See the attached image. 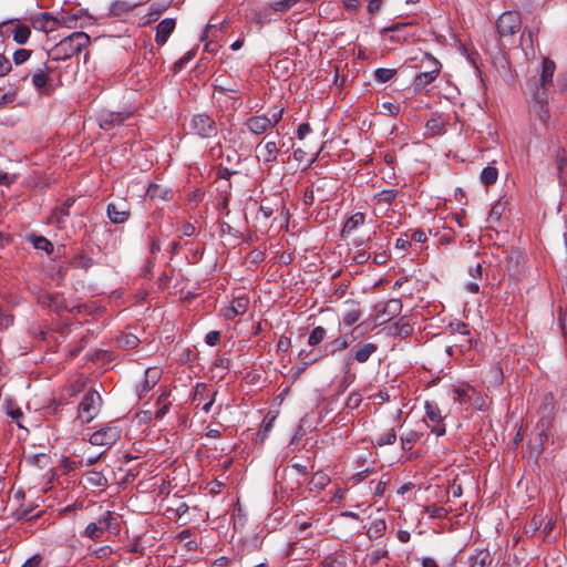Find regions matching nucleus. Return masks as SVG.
<instances>
[{
    "label": "nucleus",
    "instance_id": "f257e3e1",
    "mask_svg": "<svg viewBox=\"0 0 567 567\" xmlns=\"http://www.w3.org/2000/svg\"><path fill=\"white\" fill-rule=\"evenodd\" d=\"M90 44V37L82 31H76L62 39L49 52L54 61H62L80 53Z\"/></svg>",
    "mask_w": 567,
    "mask_h": 567
},
{
    "label": "nucleus",
    "instance_id": "f03ea898",
    "mask_svg": "<svg viewBox=\"0 0 567 567\" xmlns=\"http://www.w3.org/2000/svg\"><path fill=\"white\" fill-rule=\"evenodd\" d=\"M101 405L102 398L100 393L96 390L87 391L79 404L78 417L82 423H90L99 414Z\"/></svg>",
    "mask_w": 567,
    "mask_h": 567
},
{
    "label": "nucleus",
    "instance_id": "7ed1b4c3",
    "mask_svg": "<svg viewBox=\"0 0 567 567\" xmlns=\"http://www.w3.org/2000/svg\"><path fill=\"white\" fill-rule=\"evenodd\" d=\"M122 430L115 423H109L91 434L89 442L94 446L111 447L121 439Z\"/></svg>",
    "mask_w": 567,
    "mask_h": 567
},
{
    "label": "nucleus",
    "instance_id": "20e7f679",
    "mask_svg": "<svg viewBox=\"0 0 567 567\" xmlns=\"http://www.w3.org/2000/svg\"><path fill=\"white\" fill-rule=\"evenodd\" d=\"M422 63L430 66V70H425L415 76L414 87L416 90H422L426 85L431 84L441 72V63L429 53L423 55Z\"/></svg>",
    "mask_w": 567,
    "mask_h": 567
},
{
    "label": "nucleus",
    "instance_id": "39448f33",
    "mask_svg": "<svg viewBox=\"0 0 567 567\" xmlns=\"http://www.w3.org/2000/svg\"><path fill=\"white\" fill-rule=\"evenodd\" d=\"M189 127L195 135L202 138H210L217 135L215 121L205 113L194 115Z\"/></svg>",
    "mask_w": 567,
    "mask_h": 567
},
{
    "label": "nucleus",
    "instance_id": "423d86ee",
    "mask_svg": "<svg viewBox=\"0 0 567 567\" xmlns=\"http://www.w3.org/2000/svg\"><path fill=\"white\" fill-rule=\"evenodd\" d=\"M522 19L516 11L503 12L497 22L496 28L501 37H512L520 30Z\"/></svg>",
    "mask_w": 567,
    "mask_h": 567
},
{
    "label": "nucleus",
    "instance_id": "0eeeda50",
    "mask_svg": "<svg viewBox=\"0 0 567 567\" xmlns=\"http://www.w3.org/2000/svg\"><path fill=\"white\" fill-rule=\"evenodd\" d=\"M131 116L128 111L113 112L109 110H102L96 115V121L100 128L110 131L115 126L121 125Z\"/></svg>",
    "mask_w": 567,
    "mask_h": 567
},
{
    "label": "nucleus",
    "instance_id": "6e6552de",
    "mask_svg": "<svg viewBox=\"0 0 567 567\" xmlns=\"http://www.w3.org/2000/svg\"><path fill=\"white\" fill-rule=\"evenodd\" d=\"M249 306V297L245 293L233 298L229 306L221 309V316L226 320H233L237 316H243Z\"/></svg>",
    "mask_w": 567,
    "mask_h": 567
},
{
    "label": "nucleus",
    "instance_id": "1a4fd4ad",
    "mask_svg": "<svg viewBox=\"0 0 567 567\" xmlns=\"http://www.w3.org/2000/svg\"><path fill=\"white\" fill-rule=\"evenodd\" d=\"M426 417L434 423L431 427V432L437 436H443L446 432L445 425L443 424V416L439 405L434 402L426 401L424 403Z\"/></svg>",
    "mask_w": 567,
    "mask_h": 567
},
{
    "label": "nucleus",
    "instance_id": "9d476101",
    "mask_svg": "<svg viewBox=\"0 0 567 567\" xmlns=\"http://www.w3.org/2000/svg\"><path fill=\"white\" fill-rule=\"evenodd\" d=\"M106 214L113 224H123L130 217V206L125 200L112 202L106 207Z\"/></svg>",
    "mask_w": 567,
    "mask_h": 567
},
{
    "label": "nucleus",
    "instance_id": "9b49d317",
    "mask_svg": "<svg viewBox=\"0 0 567 567\" xmlns=\"http://www.w3.org/2000/svg\"><path fill=\"white\" fill-rule=\"evenodd\" d=\"M87 17L82 10L73 13H60L58 14V27L68 29L84 28L87 24Z\"/></svg>",
    "mask_w": 567,
    "mask_h": 567
},
{
    "label": "nucleus",
    "instance_id": "f8f14e48",
    "mask_svg": "<svg viewBox=\"0 0 567 567\" xmlns=\"http://www.w3.org/2000/svg\"><path fill=\"white\" fill-rule=\"evenodd\" d=\"M32 27L45 33L52 32L59 28L58 16H52L49 12L39 13L32 18Z\"/></svg>",
    "mask_w": 567,
    "mask_h": 567
},
{
    "label": "nucleus",
    "instance_id": "ddd939ff",
    "mask_svg": "<svg viewBox=\"0 0 567 567\" xmlns=\"http://www.w3.org/2000/svg\"><path fill=\"white\" fill-rule=\"evenodd\" d=\"M402 310V302L400 299H390L384 303L380 313L377 315L375 320L379 324L390 321L392 318L400 315Z\"/></svg>",
    "mask_w": 567,
    "mask_h": 567
},
{
    "label": "nucleus",
    "instance_id": "4468645a",
    "mask_svg": "<svg viewBox=\"0 0 567 567\" xmlns=\"http://www.w3.org/2000/svg\"><path fill=\"white\" fill-rule=\"evenodd\" d=\"M555 70V62L548 58H545L542 64V74L539 79V87L537 89V91L539 90L540 93L546 94V90L553 83Z\"/></svg>",
    "mask_w": 567,
    "mask_h": 567
},
{
    "label": "nucleus",
    "instance_id": "2eb2a0df",
    "mask_svg": "<svg viewBox=\"0 0 567 567\" xmlns=\"http://www.w3.org/2000/svg\"><path fill=\"white\" fill-rule=\"evenodd\" d=\"M377 350V344L367 342L353 347L348 355L352 357V362L365 363Z\"/></svg>",
    "mask_w": 567,
    "mask_h": 567
},
{
    "label": "nucleus",
    "instance_id": "dca6fc26",
    "mask_svg": "<svg viewBox=\"0 0 567 567\" xmlns=\"http://www.w3.org/2000/svg\"><path fill=\"white\" fill-rule=\"evenodd\" d=\"M257 148L259 150L257 157L262 163H272L277 159L279 147L276 141H268L264 145L260 143Z\"/></svg>",
    "mask_w": 567,
    "mask_h": 567
},
{
    "label": "nucleus",
    "instance_id": "f3484780",
    "mask_svg": "<svg viewBox=\"0 0 567 567\" xmlns=\"http://www.w3.org/2000/svg\"><path fill=\"white\" fill-rule=\"evenodd\" d=\"M175 20L172 18H166L157 24L155 35L157 44L163 45L167 42L169 35L175 29Z\"/></svg>",
    "mask_w": 567,
    "mask_h": 567
},
{
    "label": "nucleus",
    "instance_id": "a211bd4d",
    "mask_svg": "<svg viewBox=\"0 0 567 567\" xmlns=\"http://www.w3.org/2000/svg\"><path fill=\"white\" fill-rule=\"evenodd\" d=\"M245 125L255 135H260L271 128L266 115L251 116L246 121Z\"/></svg>",
    "mask_w": 567,
    "mask_h": 567
},
{
    "label": "nucleus",
    "instance_id": "6ab92c4d",
    "mask_svg": "<svg viewBox=\"0 0 567 567\" xmlns=\"http://www.w3.org/2000/svg\"><path fill=\"white\" fill-rule=\"evenodd\" d=\"M451 395L454 402H458L461 404L467 403L472 399V394L475 393V390L468 384H458L454 385L451 389Z\"/></svg>",
    "mask_w": 567,
    "mask_h": 567
},
{
    "label": "nucleus",
    "instance_id": "aec40b11",
    "mask_svg": "<svg viewBox=\"0 0 567 567\" xmlns=\"http://www.w3.org/2000/svg\"><path fill=\"white\" fill-rule=\"evenodd\" d=\"M52 72V69L47 64H42L37 68L31 73L32 84L37 90H42L49 81V75Z\"/></svg>",
    "mask_w": 567,
    "mask_h": 567
},
{
    "label": "nucleus",
    "instance_id": "412c9836",
    "mask_svg": "<svg viewBox=\"0 0 567 567\" xmlns=\"http://www.w3.org/2000/svg\"><path fill=\"white\" fill-rule=\"evenodd\" d=\"M274 13L268 7L256 8L251 10V21L257 25H266L275 21Z\"/></svg>",
    "mask_w": 567,
    "mask_h": 567
},
{
    "label": "nucleus",
    "instance_id": "4be33fe9",
    "mask_svg": "<svg viewBox=\"0 0 567 567\" xmlns=\"http://www.w3.org/2000/svg\"><path fill=\"white\" fill-rule=\"evenodd\" d=\"M534 99H535V105L534 107L537 110V113H538V117H539V121L543 123V124H547V120L549 117V112L546 107V94L544 93H540L539 90L536 91V93L534 94Z\"/></svg>",
    "mask_w": 567,
    "mask_h": 567
},
{
    "label": "nucleus",
    "instance_id": "5701e85b",
    "mask_svg": "<svg viewBox=\"0 0 567 567\" xmlns=\"http://www.w3.org/2000/svg\"><path fill=\"white\" fill-rule=\"evenodd\" d=\"M351 364H352V357L347 355V358L344 359V375L342 377V379L339 382V392L340 393L344 392L348 389V386L355 379V375L352 374L350 371Z\"/></svg>",
    "mask_w": 567,
    "mask_h": 567
},
{
    "label": "nucleus",
    "instance_id": "b1692460",
    "mask_svg": "<svg viewBox=\"0 0 567 567\" xmlns=\"http://www.w3.org/2000/svg\"><path fill=\"white\" fill-rule=\"evenodd\" d=\"M167 9V6L165 4H161V3H154L150 7V11L144 16L142 17V23L145 25V24H150L154 21H156L159 16Z\"/></svg>",
    "mask_w": 567,
    "mask_h": 567
},
{
    "label": "nucleus",
    "instance_id": "393cba45",
    "mask_svg": "<svg viewBox=\"0 0 567 567\" xmlns=\"http://www.w3.org/2000/svg\"><path fill=\"white\" fill-rule=\"evenodd\" d=\"M364 214L363 213H355L353 214L344 224L342 228V235H349L354 229H357L360 225L364 223Z\"/></svg>",
    "mask_w": 567,
    "mask_h": 567
},
{
    "label": "nucleus",
    "instance_id": "a878e982",
    "mask_svg": "<svg viewBox=\"0 0 567 567\" xmlns=\"http://www.w3.org/2000/svg\"><path fill=\"white\" fill-rule=\"evenodd\" d=\"M299 0H276L269 3L274 14H282L288 12Z\"/></svg>",
    "mask_w": 567,
    "mask_h": 567
},
{
    "label": "nucleus",
    "instance_id": "bb28decb",
    "mask_svg": "<svg viewBox=\"0 0 567 567\" xmlns=\"http://www.w3.org/2000/svg\"><path fill=\"white\" fill-rule=\"evenodd\" d=\"M497 177L498 171L493 166L484 167L480 175L481 182L486 186L494 184L497 181Z\"/></svg>",
    "mask_w": 567,
    "mask_h": 567
},
{
    "label": "nucleus",
    "instance_id": "cd10ccee",
    "mask_svg": "<svg viewBox=\"0 0 567 567\" xmlns=\"http://www.w3.org/2000/svg\"><path fill=\"white\" fill-rule=\"evenodd\" d=\"M86 481L90 485L95 487H104L107 485V478L102 472L99 471H90L86 474Z\"/></svg>",
    "mask_w": 567,
    "mask_h": 567
},
{
    "label": "nucleus",
    "instance_id": "c85d7f7f",
    "mask_svg": "<svg viewBox=\"0 0 567 567\" xmlns=\"http://www.w3.org/2000/svg\"><path fill=\"white\" fill-rule=\"evenodd\" d=\"M105 533V526H101L99 523H90L84 529V536L96 540L102 537Z\"/></svg>",
    "mask_w": 567,
    "mask_h": 567
},
{
    "label": "nucleus",
    "instance_id": "c756f323",
    "mask_svg": "<svg viewBox=\"0 0 567 567\" xmlns=\"http://www.w3.org/2000/svg\"><path fill=\"white\" fill-rule=\"evenodd\" d=\"M31 31L27 25L18 24L13 29V40L18 44H24L30 38Z\"/></svg>",
    "mask_w": 567,
    "mask_h": 567
},
{
    "label": "nucleus",
    "instance_id": "7c9ffc66",
    "mask_svg": "<svg viewBox=\"0 0 567 567\" xmlns=\"http://www.w3.org/2000/svg\"><path fill=\"white\" fill-rule=\"evenodd\" d=\"M30 239L35 249L43 250L48 254L53 249L51 241H49L45 237L33 235L30 237Z\"/></svg>",
    "mask_w": 567,
    "mask_h": 567
},
{
    "label": "nucleus",
    "instance_id": "2f4dec72",
    "mask_svg": "<svg viewBox=\"0 0 567 567\" xmlns=\"http://www.w3.org/2000/svg\"><path fill=\"white\" fill-rule=\"evenodd\" d=\"M133 7L134 6L130 4L126 1H116V2L112 3L110 12L113 16L120 17V16L131 11L133 9Z\"/></svg>",
    "mask_w": 567,
    "mask_h": 567
},
{
    "label": "nucleus",
    "instance_id": "473e14b6",
    "mask_svg": "<svg viewBox=\"0 0 567 567\" xmlns=\"http://www.w3.org/2000/svg\"><path fill=\"white\" fill-rule=\"evenodd\" d=\"M394 74H395L394 69L379 68L374 72V79L379 83H386L394 76Z\"/></svg>",
    "mask_w": 567,
    "mask_h": 567
},
{
    "label": "nucleus",
    "instance_id": "72a5a7b5",
    "mask_svg": "<svg viewBox=\"0 0 567 567\" xmlns=\"http://www.w3.org/2000/svg\"><path fill=\"white\" fill-rule=\"evenodd\" d=\"M326 329L323 327H316L309 338H308V343L311 346V347H315L317 344H319L326 337Z\"/></svg>",
    "mask_w": 567,
    "mask_h": 567
},
{
    "label": "nucleus",
    "instance_id": "f704fd0d",
    "mask_svg": "<svg viewBox=\"0 0 567 567\" xmlns=\"http://www.w3.org/2000/svg\"><path fill=\"white\" fill-rule=\"evenodd\" d=\"M117 342L121 347L125 349H133L138 344L140 340L136 336L132 333H125L117 339Z\"/></svg>",
    "mask_w": 567,
    "mask_h": 567
},
{
    "label": "nucleus",
    "instance_id": "c9c22d12",
    "mask_svg": "<svg viewBox=\"0 0 567 567\" xmlns=\"http://www.w3.org/2000/svg\"><path fill=\"white\" fill-rule=\"evenodd\" d=\"M361 318V312L357 307H352L351 309H348L343 313V322L347 326H352L355 322H358Z\"/></svg>",
    "mask_w": 567,
    "mask_h": 567
},
{
    "label": "nucleus",
    "instance_id": "e433bc0d",
    "mask_svg": "<svg viewBox=\"0 0 567 567\" xmlns=\"http://www.w3.org/2000/svg\"><path fill=\"white\" fill-rule=\"evenodd\" d=\"M214 87L217 92L224 93V94H226V93L236 94L239 92V89L237 87L236 84L226 85L220 78H217L215 80Z\"/></svg>",
    "mask_w": 567,
    "mask_h": 567
},
{
    "label": "nucleus",
    "instance_id": "4c0bfd02",
    "mask_svg": "<svg viewBox=\"0 0 567 567\" xmlns=\"http://www.w3.org/2000/svg\"><path fill=\"white\" fill-rule=\"evenodd\" d=\"M386 528L384 520H377L374 522L370 528L368 529V534L370 538H378L380 537Z\"/></svg>",
    "mask_w": 567,
    "mask_h": 567
},
{
    "label": "nucleus",
    "instance_id": "58836bf2",
    "mask_svg": "<svg viewBox=\"0 0 567 567\" xmlns=\"http://www.w3.org/2000/svg\"><path fill=\"white\" fill-rule=\"evenodd\" d=\"M48 458L49 457H48L47 454L39 453V454H33V455L25 456V462L31 464V465H34V466H38V467L42 468V467L45 466Z\"/></svg>",
    "mask_w": 567,
    "mask_h": 567
},
{
    "label": "nucleus",
    "instance_id": "ea45409f",
    "mask_svg": "<svg viewBox=\"0 0 567 567\" xmlns=\"http://www.w3.org/2000/svg\"><path fill=\"white\" fill-rule=\"evenodd\" d=\"M162 377V371L157 367H151L145 370L144 378L148 380L154 385L158 382Z\"/></svg>",
    "mask_w": 567,
    "mask_h": 567
},
{
    "label": "nucleus",
    "instance_id": "a19ab883",
    "mask_svg": "<svg viewBox=\"0 0 567 567\" xmlns=\"http://www.w3.org/2000/svg\"><path fill=\"white\" fill-rule=\"evenodd\" d=\"M395 331L393 334L405 338L409 337L413 332V327L410 323H395L394 324Z\"/></svg>",
    "mask_w": 567,
    "mask_h": 567
},
{
    "label": "nucleus",
    "instance_id": "79ce46f5",
    "mask_svg": "<svg viewBox=\"0 0 567 567\" xmlns=\"http://www.w3.org/2000/svg\"><path fill=\"white\" fill-rule=\"evenodd\" d=\"M443 127V121L439 116L430 118L426 123V128L433 134H439Z\"/></svg>",
    "mask_w": 567,
    "mask_h": 567
},
{
    "label": "nucleus",
    "instance_id": "37998d69",
    "mask_svg": "<svg viewBox=\"0 0 567 567\" xmlns=\"http://www.w3.org/2000/svg\"><path fill=\"white\" fill-rule=\"evenodd\" d=\"M361 401H362V399H361L360 393L352 392V393L349 394V396H348V399L346 401V406L348 409L354 410V409L359 408Z\"/></svg>",
    "mask_w": 567,
    "mask_h": 567
},
{
    "label": "nucleus",
    "instance_id": "c03bdc74",
    "mask_svg": "<svg viewBox=\"0 0 567 567\" xmlns=\"http://www.w3.org/2000/svg\"><path fill=\"white\" fill-rule=\"evenodd\" d=\"M350 344V341L347 339V337H338L334 339L331 343L332 352L346 350Z\"/></svg>",
    "mask_w": 567,
    "mask_h": 567
},
{
    "label": "nucleus",
    "instance_id": "a18cd8bd",
    "mask_svg": "<svg viewBox=\"0 0 567 567\" xmlns=\"http://www.w3.org/2000/svg\"><path fill=\"white\" fill-rule=\"evenodd\" d=\"M396 441V434L395 432L392 430V431H389L384 434H382L379 439H378V444L380 446H383V445H390V444H393L395 443Z\"/></svg>",
    "mask_w": 567,
    "mask_h": 567
},
{
    "label": "nucleus",
    "instance_id": "49530a36",
    "mask_svg": "<svg viewBox=\"0 0 567 567\" xmlns=\"http://www.w3.org/2000/svg\"><path fill=\"white\" fill-rule=\"evenodd\" d=\"M30 51L25 49H19L13 53V61L17 65L24 63L30 58Z\"/></svg>",
    "mask_w": 567,
    "mask_h": 567
},
{
    "label": "nucleus",
    "instance_id": "de8ad7c7",
    "mask_svg": "<svg viewBox=\"0 0 567 567\" xmlns=\"http://www.w3.org/2000/svg\"><path fill=\"white\" fill-rule=\"evenodd\" d=\"M566 166H567V161L560 159L559 164H558L559 182H560L561 185L567 187V169H566Z\"/></svg>",
    "mask_w": 567,
    "mask_h": 567
},
{
    "label": "nucleus",
    "instance_id": "09e8293b",
    "mask_svg": "<svg viewBox=\"0 0 567 567\" xmlns=\"http://www.w3.org/2000/svg\"><path fill=\"white\" fill-rule=\"evenodd\" d=\"M416 434L415 433H409L405 436L401 437V444L403 450H410L412 447V444L416 441Z\"/></svg>",
    "mask_w": 567,
    "mask_h": 567
},
{
    "label": "nucleus",
    "instance_id": "8fccbe9b",
    "mask_svg": "<svg viewBox=\"0 0 567 567\" xmlns=\"http://www.w3.org/2000/svg\"><path fill=\"white\" fill-rule=\"evenodd\" d=\"M194 55L195 54L193 51H188L184 56H182L179 60L175 62V69L182 70L194 58Z\"/></svg>",
    "mask_w": 567,
    "mask_h": 567
},
{
    "label": "nucleus",
    "instance_id": "3c124183",
    "mask_svg": "<svg viewBox=\"0 0 567 567\" xmlns=\"http://www.w3.org/2000/svg\"><path fill=\"white\" fill-rule=\"evenodd\" d=\"M73 203V199H68L60 208L56 209V212H54V216L59 215L56 217L58 221H60L61 216H66L69 214V208L72 206Z\"/></svg>",
    "mask_w": 567,
    "mask_h": 567
},
{
    "label": "nucleus",
    "instance_id": "603ef678",
    "mask_svg": "<svg viewBox=\"0 0 567 567\" xmlns=\"http://www.w3.org/2000/svg\"><path fill=\"white\" fill-rule=\"evenodd\" d=\"M370 254L364 249H359L353 255V260L357 264H364L369 260Z\"/></svg>",
    "mask_w": 567,
    "mask_h": 567
},
{
    "label": "nucleus",
    "instance_id": "864d4df0",
    "mask_svg": "<svg viewBox=\"0 0 567 567\" xmlns=\"http://www.w3.org/2000/svg\"><path fill=\"white\" fill-rule=\"evenodd\" d=\"M282 113H284V109L280 107V109L275 110L270 114V116H268V121L270 122V127L276 126L280 122V120L282 117Z\"/></svg>",
    "mask_w": 567,
    "mask_h": 567
},
{
    "label": "nucleus",
    "instance_id": "5fc2aeb1",
    "mask_svg": "<svg viewBox=\"0 0 567 567\" xmlns=\"http://www.w3.org/2000/svg\"><path fill=\"white\" fill-rule=\"evenodd\" d=\"M427 512L430 513V516L434 518H443L447 514V511L444 507L439 506L429 507Z\"/></svg>",
    "mask_w": 567,
    "mask_h": 567
},
{
    "label": "nucleus",
    "instance_id": "6e6d98bb",
    "mask_svg": "<svg viewBox=\"0 0 567 567\" xmlns=\"http://www.w3.org/2000/svg\"><path fill=\"white\" fill-rule=\"evenodd\" d=\"M153 386L154 384L144 378L143 382L137 386L138 396H144Z\"/></svg>",
    "mask_w": 567,
    "mask_h": 567
},
{
    "label": "nucleus",
    "instance_id": "4d7b16f0",
    "mask_svg": "<svg viewBox=\"0 0 567 567\" xmlns=\"http://www.w3.org/2000/svg\"><path fill=\"white\" fill-rule=\"evenodd\" d=\"M410 246H411V238L406 234L399 237L395 241V247L399 249H406Z\"/></svg>",
    "mask_w": 567,
    "mask_h": 567
},
{
    "label": "nucleus",
    "instance_id": "13d9d810",
    "mask_svg": "<svg viewBox=\"0 0 567 567\" xmlns=\"http://www.w3.org/2000/svg\"><path fill=\"white\" fill-rule=\"evenodd\" d=\"M220 340V333L218 331H210L206 334L205 341L208 346H216Z\"/></svg>",
    "mask_w": 567,
    "mask_h": 567
},
{
    "label": "nucleus",
    "instance_id": "bf43d9fd",
    "mask_svg": "<svg viewBox=\"0 0 567 567\" xmlns=\"http://www.w3.org/2000/svg\"><path fill=\"white\" fill-rule=\"evenodd\" d=\"M216 395H217V391H213L208 396H207V401L203 404L202 406V410L205 412V413H208L210 412L212 410V406L214 405L215 401H216Z\"/></svg>",
    "mask_w": 567,
    "mask_h": 567
},
{
    "label": "nucleus",
    "instance_id": "052dcab7",
    "mask_svg": "<svg viewBox=\"0 0 567 567\" xmlns=\"http://www.w3.org/2000/svg\"><path fill=\"white\" fill-rule=\"evenodd\" d=\"M10 70V61L4 55L0 54V76L6 75Z\"/></svg>",
    "mask_w": 567,
    "mask_h": 567
},
{
    "label": "nucleus",
    "instance_id": "680f3d73",
    "mask_svg": "<svg viewBox=\"0 0 567 567\" xmlns=\"http://www.w3.org/2000/svg\"><path fill=\"white\" fill-rule=\"evenodd\" d=\"M272 422L274 420H269V421H265L264 424H262V429L259 431L258 433V437L260 440H265L267 436H268V433L271 431L272 429Z\"/></svg>",
    "mask_w": 567,
    "mask_h": 567
},
{
    "label": "nucleus",
    "instance_id": "e2e57ef3",
    "mask_svg": "<svg viewBox=\"0 0 567 567\" xmlns=\"http://www.w3.org/2000/svg\"><path fill=\"white\" fill-rule=\"evenodd\" d=\"M411 241H414V243H424L426 240V234L424 230L422 229H416L414 230L412 234H411Z\"/></svg>",
    "mask_w": 567,
    "mask_h": 567
},
{
    "label": "nucleus",
    "instance_id": "0e129e2a",
    "mask_svg": "<svg viewBox=\"0 0 567 567\" xmlns=\"http://www.w3.org/2000/svg\"><path fill=\"white\" fill-rule=\"evenodd\" d=\"M112 553V548L110 546H101L96 549H94L93 555L96 558H104L109 556Z\"/></svg>",
    "mask_w": 567,
    "mask_h": 567
},
{
    "label": "nucleus",
    "instance_id": "69168bd1",
    "mask_svg": "<svg viewBox=\"0 0 567 567\" xmlns=\"http://www.w3.org/2000/svg\"><path fill=\"white\" fill-rule=\"evenodd\" d=\"M434 235L441 245L447 246L453 243V237L447 233H435Z\"/></svg>",
    "mask_w": 567,
    "mask_h": 567
},
{
    "label": "nucleus",
    "instance_id": "338daca9",
    "mask_svg": "<svg viewBox=\"0 0 567 567\" xmlns=\"http://www.w3.org/2000/svg\"><path fill=\"white\" fill-rule=\"evenodd\" d=\"M311 128H310V125L308 123H302L299 125L298 130H297V136L299 140H303L309 133H310Z\"/></svg>",
    "mask_w": 567,
    "mask_h": 567
},
{
    "label": "nucleus",
    "instance_id": "774afa93",
    "mask_svg": "<svg viewBox=\"0 0 567 567\" xmlns=\"http://www.w3.org/2000/svg\"><path fill=\"white\" fill-rule=\"evenodd\" d=\"M41 563V558L38 555H34L28 558L21 567H39Z\"/></svg>",
    "mask_w": 567,
    "mask_h": 567
}]
</instances>
